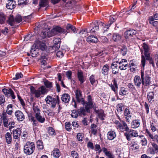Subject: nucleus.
Returning a JSON list of instances; mask_svg holds the SVG:
<instances>
[{
    "mask_svg": "<svg viewBox=\"0 0 158 158\" xmlns=\"http://www.w3.org/2000/svg\"><path fill=\"white\" fill-rule=\"evenodd\" d=\"M72 113L71 114V116L73 118H77L79 115L77 110H74L72 111Z\"/></svg>",
    "mask_w": 158,
    "mask_h": 158,
    "instance_id": "nucleus-49",
    "label": "nucleus"
},
{
    "mask_svg": "<svg viewBox=\"0 0 158 158\" xmlns=\"http://www.w3.org/2000/svg\"><path fill=\"white\" fill-rule=\"evenodd\" d=\"M86 41L89 44L91 43H96L98 42V40L96 37L90 35L87 38Z\"/></svg>",
    "mask_w": 158,
    "mask_h": 158,
    "instance_id": "nucleus-25",
    "label": "nucleus"
},
{
    "mask_svg": "<svg viewBox=\"0 0 158 158\" xmlns=\"http://www.w3.org/2000/svg\"><path fill=\"white\" fill-rule=\"evenodd\" d=\"M107 138L109 140L114 139L116 137V133L114 131L110 130L107 133Z\"/></svg>",
    "mask_w": 158,
    "mask_h": 158,
    "instance_id": "nucleus-21",
    "label": "nucleus"
},
{
    "mask_svg": "<svg viewBox=\"0 0 158 158\" xmlns=\"http://www.w3.org/2000/svg\"><path fill=\"white\" fill-rule=\"evenodd\" d=\"M45 100L46 103L50 105L51 108L53 109L55 107L57 104H59L60 102V98L58 95L55 98L48 95Z\"/></svg>",
    "mask_w": 158,
    "mask_h": 158,
    "instance_id": "nucleus-2",
    "label": "nucleus"
},
{
    "mask_svg": "<svg viewBox=\"0 0 158 158\" xmlns=\"http://www.w3.org/2000/svg\"><path fill=\"white\" fill-rule=\"evenodd\" d=\"M33 109L34 112L35 114L40 113V110L38 106L36 105H33Z\"/></svg>",
    "mask_w": 158,
    "mask_h": 158,
    "instance_id": "nucleus-45",
    "label": "nucleus"
},
{
    "mask_svg": "<svg viewBox=\"0 0 158 158\" xmlns=\"http://www.w3.org/2000/svg\"><path fill=\"white\" fill-rule=\"evenodd\" d=\"M109 70L110 68L109 65L106 64L103 66L102 70V72L104 75L107 76L109 74Z\"/></svg>",
    "mask_w": 158,
    "mask_h": 158,
    "instance_id": "nucleus-26",
    "label": "nucleus"
},
{
    "mask_svg": "<svg viewBox=\"0 0 158 158\" xmlns=\"http://www.w3.org/2000/svg\"><path fill=\"white\" fill-rule=\"evenodd\" d=\"M140 120L135 119L132 121L131 123V128L133 129H135L138 127L140 124Z\"/></svg>",
    "mask_w": 158,
    "mask_h": 158,
    "instance_id": "nucleus-27",
    "label": "nucleus"
},
{
    "mask_svg": "<svg viewBox=\"0 0 158 158\" xmlns=\"http://www.w3.org/2000/svg\"><path fill=\"white\" fill-rule=\"evenodd\" d=\"M9 2L7 3L6 8L12 10L15 7L16 5L15 1H8Z\"/></svg>",
    "mask_w": 158,
    "mask_h": 158,
    "instance_id": "nucleus-30",
    "label": "nucleus"
},
{
    "mask_svg": "<svg viewBox=\"0 0 158 158\" xmlns=\"http://www.w3.org/2000/svg\"><path fill=\"white\" fill-rule=\"evenodd\" d=\"M8 118H3L2 121L3 122V125L4 127L8 128Z\"/></svg>",
    "mask_w": 158,
    "mask_h": 158,
    "instance_id": "nucleus-59",
    "label": "nucleus"
},
{
    "mask_svg": "<svg viewBox=\"0 0 158 158\" xmlns=\"http://www.w3.org/2000/svg\"><path fill=\"white\" fill-rule=\"evenodd\" d=\"M30 89L31 93L34 94L35 97L36 98L40 97L41 95H44L48 92L47 89L44 85H42L37 89H35L34 86H31L30 87Z\"/></svg>",
    "mask_w": 158,
    "mask_h": 158,
    "instance_id": "nucleus-1",
    "label": "nucleus"
},
{
    "mask_svg": "<svg viewBox=\"0 0 158 158\" xmlns=\"http://www.w3.org/2000/svg\"><path fill=\"white\" fill-rule=\"evenodd\" d=\"M148 21L149 23L154 27H157L158 25V22L154 21L153 18L152 16L149 17Z\"/></svg>",
    "mask_w": 158,
    "mask_h": 158,
    "instance_id": "nucleus-34",
    "label": "nucleus"
},
{
    "mask_svg": "<svg viewBox=\"0 0 158 158\" xmlns=\"http://www.w3.org/2000/svg\"><path fill=\"white\" fill-rule=\"evenodd\" d=\"M112 40L115 42H118L120 41L122 39L121 35L118 33H114L112 36Z\"/></svg>",
    "mask_w": 158,
    "mask_h": 158,
    "instance_id": "nucleus-20",
    "label": "nucleus"
},
{
    "mask_svg": "<svg viewBox=\"0 0 158 158\" xmlns=\"http://www.w3.org/2000/svg\"><path fill=\"white\" fill-rule=\"evenodd\" d=\"M123 106L122 103L118 104L116 106V108L117 111L118 112H121L123 111Z\"/></svg>",
    "mask_w": 158,
    "mask_h": 158,
    "instance_id": "nucleus-48",
    "label": "nucleus"
},
{
    "mask_svg": "<svg viewBox=\"0 0 158 158\" xmlns=\"http://www.w3.org/2000/svg\"><path fill=\"white\" fill-rule=\"evenodd\" d=\"M53 30L55 31L58 33H62L64 34L66 33V31H65V29L59 27L57 26L54 28Z\"/></svg>",
    "mask_w": 158,
    "mask_h": 158,
    "instance_id": "nucleus-38",
    "label": "nucleus"
},
{
    "mask_svg": "<svg viewBox=\"0 0 158 158\" xmlns=\"http://www.w3.org/2000/svg\"><path fill=\"white\" fill-rule=\"evenodd\" d=\"M71 155L73 158H78V154L75 151H72L71 152Z\"/></svg>",
    "mask_w": 158,
    "mask_h": 158,
    "instance_id": "nucleus-58",
    "label": "nucleus"
},
{
    "mask_svg": "<svg viewBox=\"0 0 158 158\" xmlns=\"http://www.w3.org/2000/svg\"><path fill=\"white\" fill-rule=\"evenodd\" d=\"M2 92L5 94V96L7 97L11 96L12 99H14L16 97L14 93L11 88H9V89L4 88L2 89Z\"/></svg>",
    "mask_w": 158,
    "mask_h": 158,
    "instance_id": "nucleus-10",
    "label": "nucleus"
},
{
    "mask_svg": "<svg viewBox=\"0 0 158 158\" xmlns=\"http://www.w3.org/2000/svg\"><path fill=\"white\" fill-rule=\"evenodd\" d=\"M104 25V23L101 22H98L95 21L93 24H92V28L89 31V32L93 33L95 32L96 31H98L99 29V26H103Z\"/></svg>",
    "mask_w": 158,
    "mask_h": 158,
    "instance_id": "nucleus-8",
    "label": "nucleus"
},
{
    "mask_svg": "<svg viewBox=\"0 0 158 158\" xmlns=\"http://www.w3.org/2000/svg\"><path fill=\"white\" fill-rule=\"evenodd\" d=\"M88 32L87 29H85L81 30L80 31L79 34L82 37H85L88 35Z\"/></svg>",
    "mask_w": 158,
    "mask_h": 158,
    "instance_id": "nucleus-42",
    "label": "nucleus"
},
{
    "mask_svg": "<svg viewBox=\"0 0 158 158\" xmlns=\"http://www.w3.org/2000/svg\"><path fill=\"white\" fill-rule=\"evenodd\" d=\"M21 132V129L20 128H17L13 131V138L15 139H19Z\"/></svg>",
    "mask_w": 158,
    "mask_h": 158,
    "instance_id": "nucleus-15",
    "label": "nucleus"
},
{
    "mask_svg": "<svg viewBox=\"0 0 158 158\" xmlns=\"http://www.w3.org/2000/svg\"><path fill=\"white\" fill-rule=\"evenodd\" d=\"M143 48L144 53L148 52L149 50V48L147 44L145 43H143Z\"/></svg>",
    "mask_w": 158,
    "mask_h": 158,
    "instance_id": "nucleus-50",
    "label": "nucleus"
},
{
    "mask_svg": "<svg viewBox=\"0 0 158 158\" xmlns=\"http://www.w3.org/2000/svg\"><path fill=\"white\" fill-rule=\"evenodd\" d=\"M31 15L25 16L23 17V20L26 22H29L31 21Z\"/></svg>",
    "mask_w": 158,
    "mask_h": 158,
    "instance_id": "nucleus-56",
    "label": "nucleus"
},
{
    "mask_svg": "<svg viewBox=\"0 0 158 158\" xmlns=\"http://www.w3.org/2000/svg\"><path fill=\"white\" fill-rule=\"evenodd\" d=\"M146 59L145 56L143 55H141V64L142 66L143 67V69L145 65Z\"/></svg>",
    "mask_w": 158,
    "mask_h": 158,
    "instance_id": "nucleus-52",
    "label": "nucleus"
},
{
    "mask_svg": "<svg viewBox=\"0 0 158 158\" xmlns=\"http://www.w3.org/2000/svg\"><path fill=\"white\" fill-rule=\"evenodd\" d=\"M141 77L142 81V85L149 86L151 84V77L146 71L144 73L143 69L141 70Z\"/></svg>",
    "mask_w": 158,
    "mask_h": 158,
    "instance_id": "nucleus-4",
    "label": "nucleus"
},
{
    "mask_svg": "<svg viewBox=\"0 0 158 158\" xmlns=\"http://www.w3.org/2000/svg\"><path fill=\"white\" fill-rule=\"evenodd\" d=\"M35 118L37 121L40 123H44L45 121V118L41 116L40 113L35 114Z\"/></svg>",
    "mask_w": 158,
    "mask_h": 158,
    "instance_id": "nucleus-28",
    "label": "nucleus"
},
{
    "mask_svg": "<svg viewBox=\"0 0 158 158\" xmlns=\"http://www.w3.org/2000/svg\"><path fill=\"white\" fill-rule=\"evenodd\" d=\"M136 33V31L133 29L127 30L124 33L125 37L126 39H127L130 37H132Z\"/></svg>",
    "mask_w": 158,
    "mask_h": 158,
    "instance_id": "nucleus-14",
    "label": "nucleus"
},
{
    "mask_svg": "<svg viewBox=\"0 0 158 158\" xmlns=\"http://www.w3.org/2000/svg\"><path fill=\"white\" fill-rule=\"evenodd\" d=\"M99 118L101 120H103L106 117L104 111L102 109H100L98 112V113L97 114Z\"/></svg>",
    "mask_w": 158,
    "mask_h": 158,
    "instance_id": "nucleus-33",
    "label": "nucleus"
},
{
    "mask_svg": "<svg viewBox=\"0 0 158 158\" xmlns=\"http://www.w3.org/2000/svg\"><path fill=\"white\" fill-rule=\"evenodd\" d=\"M61 99L65 103H69L70 99V96L68 94L64 93L61 95Z\"/></svg>",
    "mask_w": 158,
    "mask_h": 158,
    "instance_id": "nucleus-22",
    "label": "nucleus"
},
{
    "mask_svg": "<svg viewBox=\"0 0 158 158\" xmlns=\"http://www.w3.org/2000/svg\"><path fill=\"white\" fill-rule=\"evenodd\" d=\"M87 147L89 148H90L92 150L94 149V146L93 143L90 141H89L87 144Z\"/></svg>",
    "mask_w": 158,
    "mask_h": 158,
    "instance_id": "nucleus-63",
    "label": "nucleus"
},
{
    "mask_svg": "<svg viewBox=\"0 0 158 158\" xmlns=\"http://www.w3.org/2000/svg\"><path fill=\"white\" fill-rule=\"evenodd\" d=\"M128 66V64H126L125 65L123 64H121V65L119 64V66L118 67L119 69L121 70H125L126 69H127V67Z\"/></svg>",
    "mask_w": 158,
    "mask_h": 158,
    "instance_id": "nucleus-57",
    "label": "nucleus"
},
{
    "mask_svg": "<svg viewBox=\"0 0 158 158\" xmlns=\"http://www.w3.org/2000/svg\"><path fill=\"white\" fill-rule=\"evenodd\" d=\"M61 40V39L59 38H56L53 40V42L54 43V44L53 46V49H55L56 50H57L60 48Z\"/></svg>",
    "mask_w": 158,
    "mask_h": 158,
    "instance_id": "nucleus-19",
    "label": "nucleus"
},
{
    "mask_svg": "<svg viewBox=\"0 0 158 158\" xmlns=\"http://www.w3.org/2000/svg\"><path fill=\"white\" fill-rule=\"evenodd\" d=\"M117 16L116 15H111L110 16V19L108 22V24L105 25V27L107 29L109 28L110 26L114 23L115 22Z\"/></svg>",
    "mask_w": 158,
    "mask_h": 158,
    "instance_id": "nucleus-17",
    "label": "nucleus"
},
{
    "mask_svg": "<svg viewBox=\"0 0 158 158\" xmlns=\"http://www.w3.org/2000/svg\"><path fill=\"white\" fill-rule=\"evenodd\" d=\"M120 53L123 56H125L127 53L128 51L126 46L123 47L120 49Z\"/></svg>",
    "mask_w": 158,
    "mask_h": 158,
    "instance_id": "nucleus-44",
    "label": "nucleus"
},
{
    "mask_svg": "<svg viewBox=\"0 0 158 158\" xmlns=\"http://www.w3.org/2000/svg\"><path fill=\"white\" fill-rule=\"evenodd\" d=\"M44 84L46 88L51 89L53 87L52 83L48 80H46L44 82Z\"/></svg>",
    "mask_w": 158,
    "mask_h": 158,
    "instance_id": "nucleus-43",
    "label": "nucleus"
},
{
    "mask_svg": "<svg viewBox=\"0 0 158 158\" xmlns=\"http://www.w3.org/2000/svg\"><path fill=\"white\" fill-rule=\"evenodd\" d=\"M145 134L147 136H148L151 139H154V136L152 134L149 130L146 129L145 130Z\"/></svg>",
    "mask_w": 158,
    "mask_h": 158,
    "instance_id": "nucleus-60",
    "label": "nucleus"
},
{
    "mask_svg": "<svg viewBox=\"0 0 158 158\" xmlns=\"http://www.w3.org/2000/svg\"><path fill=\"white\" fill-rule=\"evenodd\" d=\"M6 143L8 144H11L12 142V137L10 133L7 132L5 135Z\"/></svg>",
    "mask_w": 158,
    "mask_h": 158,
    "instance_id": "nucleus-29",
    "label": "nucleus"
},
{
    "mask_svg": "<svg viewBox=\"0 0 158 158\" xmlns=\"http://www.w3.org/2000/svg\"><path fill=\"white\" fill-rule=\"evenodd\" d=\"M85 107L81 106L77 110L79 116H82L86 115V113H90V109L89 107L85 105Z\"/></svg>",
    "mask_w": 158,
    "mask_h": 158,
    "instance_id": "nucleus-7",
    "label": "nucleus"
},
{
    "mask_svg": "<svg viewBox=\"0 0 158 158\" xmlns=\"http://www.w3.org/2000/svg\"><path fill=\"white\" fill-rule=\"evenodd\" d=\"M7 22L10 26H12L14 25L15 23V18L12 15H10L8 18Z\"/></svg>",
    "mask_w": 158,
    "mask_h": 158,
    "instance_id": "nucleus-36",
    "label": "nucleus"
},
{
    "mask_svg": "<svg viewBox=\"0 0 158 158\" xmlns=\"http://www.w3.org/2000/svg\"><path fill=\"white\" fill-rule=\"evenodd\" d=\"M134 81L135 85L137 88H139L141 84H142V80L141 79L140 76L138 75L135 76L134 79Z\"/></svg>",
    "mask_w": 158,
    "mask_h": 158,
    "instance_id": "nucleus-18",
    "label": "nucleus"
},
{
    "mask_svg": "<svg viewBox=\"0 0 158 158\" xmlns=\"http://www.w3.org/2000/svg\"><path fill=\"white\" fill-rule=\"evenodd\" d=\"M87 102H86L85 101V104H82L83 106L85 105L87 107L91 109L93 108V105L94 104V102L93 101V99L91 95H89L87 96Z\"/></svg>",
    "mask_w": 158,
    "mask_h": 158,
    "instance_id": "nucleus-16",
    "label": "nucleus"
},
{
    "mask_svg": "<svg viewBox=\"0 0 158 158\" xmlns=\"http://www.w3.org/2000/svg\"><path fill=\"white\" fill-rule=\"evenodd\" d=\"M77 76L80 83L83 84L85 81V79L82 72L78 71L77 73Z\"/></svg>",
    "mask_w": 158,
    "mask_h": 158,
    "instance_id": "nucleus-31",
    "label": "nucleus"
},
{
    "mask_svg": "<svg viewBox=\"0 0 158 158\" xmlns=\"http://www.w3.org/2000/svg\"><path fill=\"white\" fill-rule=\"evenodd\" d=\"M89 80L92 85H93L95 82V76L94 75H92L89 77Z\"/></svg>",
    "mask_w": 158,
    "mask_h": 158,
    "instance_id": "nucleus-54",
    "label": "nucleus"
},
{
    "mask_svg": "<svg viewBox=\"0 0 158 158\" xmlns=\"http://www.w3.org/2000/svg\"><path fill=\"white\" fill-rule=\"evenodd\" d=\"M127 89L124 87H121L119 89V94L121 96H123L126 95Z\"/></svg>",
    "mask_w": 158,
    "mask_h": 158,
    "instance_id": "nucleus-39",
    "label": "nucleus"
},
{
    "mask_svg": "<svg viewBox=\"0 0 158 158\" xmlns=\"http://www.w3.org/2000/svg\"><path fill=\"white\" fill-rule=\"evenodd\" d=\"M136 3V2H135L132 6L131 5L129 6L130 10L126 11V12L127 13V15H130V13L131 12L132 10L135 8L136 6H135V5Z\"/></svg>",
    "mask_w": 158,
    "mask_h": 158,
    "instance_id": "nucleus-47",
    "label": "nucleus"
},
{
    "mask_svg": "<svg viewBox=\"0 0 158 158\" xmlns=\"http://www.w3.org/2000/svg\"><path fill=\"white\" fill-rule=\"evenodd\" d=\"M65 31L66 33H73L74 34L77 33V29L76 27L71 24L68 23L66 26Z\"/></svg>",
    "mask_w": 158,
    "mask_h": 158,
    "instance_id": "nucleus-11",
    "label": "nucleus"
},
{
    "mask_svg": "<svg viewBox=\"0 0 158 158\" xmlns=\"http://www.w3.org/2000/svg\"><path fill=\"white\" fill-rule=\"evenodd\" d=\"M37 147L38 150H42L44 148L43 142L41 140L39 139L36 142Z\"/></svg>",
    "mask_w": 158,
    "mask_h": 158,
    "instance_id": "nucleus-35",
    "label": "nucleus"
},
{
    "mask_svg": "<svg viewBox=\"0 0 158 158\" xmlns=\"http://www.w3.org/2000/svg\"><path fill=\"white\" fill-rule=\"evenodd\" d=\"M102 151L108 158H114V156L112 153L109 151L105 147L102 148Z\"/></svg>",
    "mask_w": 158,
    "mask_h": 158,
    "instance_id": "nucleus-24",
    "label": "nucleus"
},
{
    "mask_svg": "<svg viewBox=\"0 0 158 158\" xmlns=\"http://www.w3.org/2000/svg\"><path fill=\"white\" fill-rule=\"evenodd\" d=\"M52 152V155L54 157L59 158L60 155V152L58 148H55Z\"/></svg>",
    "mask_w": 158,
    "mask_h": 158,
    "instance_id": "nucleus-37",
    "label": "nucleus"
},
{
    "mask_svg": "<svg viewBox=\"0 0 158 158\" xmlns=\"http://www.w3.org/2000/svg\"><path fill=\"white\" fill-rule=\"evenodd\" d=\"M23 77V74L21 73H17L15 75V77L13 78V80H17L19 78H21Z\"/></svg>",
    "mask_w": 158,
    "mask_h": 158,
    "instance_id": "nucleus-53",
    "label": "nucleus"
},
{
    "mask_svg": "<svg viewBox=\"0 0 158 158\" xmlns=\"http://www.w3.org/2000/svg\"><path fill=\"white\" fill-rule=\"evenodd\" d=\"M124 135L128 141H130L132 137H136L138 136V133L136 131L130 128L127 132H124Z\"/></svg>",
    "mask_w": 158,
    "mask_h": 158,
    "instance_id": "nucleus-5",
    "label": "nucleus"
},
{
    "mask_svg": "<svg viewBox=\"0 0 158 158\" xmlns=\"http://www.w3.org/2000/svg\"><path fill=\"white\" fill-rule=\"evenodd\" d=\"M48 5V0H40L39 2V9L42 7H44Z\"/></svg>",
    "mask_w": 158,
    "mask_h": 158,
    "instance_id": "nucleus-32",
    "label": "nucleus"
},
{
    "mask_svg": "<svg viewBox=\"0 0 158 158\" xmlns=\"http://www.w3.org/2000/svg\"><path fill=\"white\" fill-rule=\"evenodd\" d=\"M35 45L36 48L40 49L42 51L45 50L46 48L45 43L39 41L36 42Z\"/></svg>",
    "mask_w": 158,
    "mask_h": 158,
    "instance_id": "nucleus-12",
    "label": "nucleus"
},
{
    "mask_svg": "<svg viewBox=\"0 0 158 158\" xmlns=\"http://www.w3.org/2000/svg\"><path fill=\"white\" fill-rule=\"evenodd\" d=\"M15 22L19 23L22 20V18L21 16L18 15L16 16L15 18Z\"/></svg>",
    "mask_w": 158,
    "mask_h": 158,
    "instance_id": "nucleus-55",
    "label": "nucleus"
},
{
    "mask_svg": "<svg viewBox=\"0 0 158 158\" xmlns=\"http://www.w3.org/2000/svg\"><path fill=\"white\" fill-rule=\"evenodd\" d=\"M6 16L3 12H0V24H4L6 21Z\"/></svg>",
    "mask_w": 158,
    "mask_h": 158,
    "instance_id": "nucleus-40",
    "label": "nucleus"
},
{
    "mask_svg": "<svg viewBox=\"0 0 158 158\" xmlns=\"http://www.w3.org/2000/svg\"><path fill=\"white\" fill-rule=\"evenodd\" d=\"M119 122L117 126V128L122 132H127L130 128L127 126L126 123L123 121Z\"/></svg>",
    "mask_w": 158,
    "mask_h": 158,
    "instance_id": "nucleus-9",
    "label": "nucleus"
},
{
    "mask_svg": "<svg viewBox=\"0 0 158 158\" xmlns=\"http://www.w3.org/2000/svg\"><path fill=\"white\" fill-rule=\"evenodd\" d=\"M28 2V0H18V5L20 6L26 5Z\"/></svg>",
    "mask_w": 158,
    "mask_h": 158,
    "instance_id": "nucleus-46",
    "label": "nucleus"
},
{
    "mask_svg": "<svg viewBox=\"0 0 158 158\" xmlns=\"http://www.w3.org/2000/svg\"><path fill=\"white\" fill-rule=\"evenodd\" d=\"M136 62L135 60V59H132V60H131L129 62V63L128 64V67L129 68H131V66H135V63Z\"/></svg>",
    "mask_w": 158,
    "mask_h": 158,
    "instance_id": "nucleus-61",
    "label": "nucleus"
},
{
    "mask_svg": "<svg viewBox=\"0 0 158 158\" xmlns=\"http://www.w3.org/2000/svg\"><path fill=\"white\" fill-rule=\"evenodd\" d=\"M65 129L66 130L69 131H70L72 129L71 127V124L69 122H66L65 123Z\"/></svg>",
    "mask_w": 158,
    "mask_h": 158,
    "instance_id": "nucleus-51",
    "label": "nucleus"
},
{
    "mask_svg": "<svg viewBox=\"0 0 158 158\" xmlns=\"http://www.w3.org/2000/svg\"><path fill=\"white\" fill-rule=\"evenodd\" d=\"M129 115H131V113L129 109L127 108H126L124 112V116H127Z\"/></svg>",
    "mask_w": 158,
    "mask_h": 158,
    "instance_id": "nucleus-64",
    "label": "nucleus"
},
{
    "mask_svg": "<svg viewBox=\"0 0 158 158\" xmlns=\"http://www.w3.org/2000/svg\"><path fill=\"white\" fill-rule=\"evenodd\" d=\"M154 93L153 91H151L148 93L147 94V98L148 102L151 103L154 101Z\"/></svg>",
    "mask_w": 158,
    "mask_h": 158,
    "instance_id": "nucleus-23",
    "label": "nucleus"
},
{
    "mask_svg": "<svg viewBox=\"0 0 158 158\" xmlns=\"http://www.w3.org/2000/svg\"><path fill=\"white\" fill-rule=\"evenodd\" d=\"M48 131L50 135H55L56 134L55 129L52 127H49L48 129Z\"/></svg>",
    "mask_w": 158,
    "mask_h": 158,
    "instance_id": "nucleus-41",
    "label": "nucleus"
},
{
    "mask_svg": "<svg viewBox=\"0 0 158 158\" xmlns=\"http://www.w3.org/2000/svg\"><path fill=\"white\" fill-rule=\"evenodd\" d=\"M76 102L82 104H85V100L83 98L82 91L80 89H77L74 91Z\"/></svg>",
    "mask_w": 158,
    "mask_h": 158,
    "instance_id": "nucleus-6",
    "label": "nucleus"
},
{
    "mask_svg": "<svg viewBox=\"0 0 158 158\" xmlns=\"http://www.w3.org/2000/svg\"><path fill=\"white\" fill-rule=\"evenodd\" d=\"M35 145L33 142H28L24 146V152L27 155L31 154L34 152Z\"/></svg>",
    "mask_w": 158,
    "mask_h": 158,
    "instance_id": "nucleus-3",
    "label": "nucleus"
},
{
    "mask_svg": "<svg viewBox=\"0 0 158 158\" xmlns=\"http://www.w3.org/2000/svg\"><path fill=\"white\" fill-rule=\"evenodd\" d=\"M15 114L18 121H22L25 119V116L23 113L20 110L16 111Z\"/></svg>",
    "mask_w": 158,
    "mask_h": 158,
    "instance_id": "nucleus-13",
    "label": "nucleus"
},
{
    "mask_svg": "<svg viewBox=\"0 0 158 158\" xmlns=\"http://www.w3.org/2000/svg\"><path fill=\"white\" fill-rule=\"evenodd\" d=\"M100 40L101 42L103 43H107L108 41V39L105 36H102L100 38Z\"/></svg>",
    "mask_w": 158,
    "mask_h": 158,
    "instance_id": "nucleus-62",
    "label": "nucleus"
}]
</instances>
